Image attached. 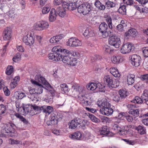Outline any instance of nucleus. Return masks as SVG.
<instances>
[{"label":"nucleus","mask_w":148,"mask_h":148,"mask_svg":"<svg viewBox=\"0 0 148 148\" xmlns=\"http://www.w3.org/2000/svg\"><path fill=\"white\" fill-rule=\"evenodd\" d=\"M53 53H51L48 55L49 59L53 61L57 62L62 61L64 63L72 66L76 65L77 62L76 58H71L72 54L67 49H64L60 46L54 47L52 49Z\"/></svg>","instance_id":"nucleus-1"},{"label":"nucleus","mask_w":148,"mask_h":148,"mask_svg":"<svg viewBox=\"0 0 148 148\" xmlns=\"http://www.w3.org/2000/svg\"><path fill=\"white\" fill-rule=\"evenodd\" d=\"M35 79L36 81L32 79L31 82L32 84L36 86L35 87L36 94H41L43 91V86L41 83L44 85H47L49 83L43 77L40 75H36L35 77Z\"/></svg>","instance_id":"nucleus-2"},{"label":"nucleus","mask_w":148,"mask_h":148,"mask_svg":"<svg viewBox=\"0 0 148 148\" xmlns=\"http://www.w3.org/2000/svg\"><path fill=\"white\" fill-rule=\"evenodd\" d=\"M14 125V124L11 123L3 124L2 127L3 132L8 133V135L11 137L16 136L17 134L13 128Z\"/></svg>","instance_id":"nucleus-3"},{"label":"nucleus","mask_w":148,"mask_h":148,"mask_svg":"<svg viewBox=\"0 0 148 148\" xmlns=\"http://www.w3.org/2000/svg\"><path fill=\"white\" fill-rule=\"evenodd\" d=\"M95 5L97 8L99 9H109L111 8L114 7L115 4L113 2L110 1H107L106 3V5H104L101 3L99 1H96Z\"/></svg>","instance_id":"nucleus-4"},{"label":"nucleus","mask_w":148,"mask_h":148,"mask_svg":"<svg viewBox=\"0 0 148 148\" xmlns=\"http://www.w3.org/2000/svg\"><path fill=\"white\" fill-rule=\"evenodd\" d=\"M105 83L110 88H115L119 86V82L117 81L115 84L113 83L112 77L110 75L105 76L103 78Z\"/></svg>","instance_id":"nucleus-5"},{"label":"nucleus","mask_w":148,"mask_h":148,"mask_svg":"<svg viewBox=\"0 0 148 148\" xmlns=\"http://www.w3.org/2000/svg\"><path fill=\"white\" fill-rule=\"evenodd\" d=\"M108 42L110 45L114 46L116 48H118L121 44L120 38L116 35L110 36L108 39Z\"/></svg>","instance_id":"nucleus-6"},{"label":"nucleus","mask_w":148,"mask_h":148,"mask_svg":"<svg viewBox=\"0 0 148 148\" xmlns=\"http://www.w3.org/2000/svg\"><path fill=\"white\" fill-rule=\"evenodd\" d=\"M23 41L27 45L33 44L35 42V36L33 32H28L23 38Z\"/></svg>","instance_id":"nucleus-7"},{"label":"nucleus","mask_w":148,"mask_h":148,"mask_svg":"<svg viewBox=\"0 0 148 148\" xmlns=\"http://www.w3.org/2000/svg\"><path fill=\"white\" fill-rule=\"evenodd\" d=\"M135 47L133 44H125L121 49V52L123 54H126L130 53L134 49Z\"/></svg>","instance_id":"nucleus-8"},{"label":"nucleus","mask_w":148,"mask_h":148,"mask_svg":"<svg viewBox=\"0 0 148 148\" xmlns=\"http://www.w3.org/2000/svg\"><path fill=\"white\" fill-rule=\"evenodd\" d=\"M82 43L79 40L75 38H71L66 42L67 45L70 47H77L82 45Z\"/></svg>","instance_id":"nucleus-9"},{"label":"nucleus","mask_w":148,"mask_h":148,"mask_svg":"<svg viewBox=\"0 0 148 148\" xmlns=\"http://www.w3.org/2000/svg\"><path fill=\"white\" fill-rule=\"evenodd\" d=\"M130 58L133 65L138 67L140 65L141 62V59L140 56L136 54H134L130 56Z\"/></svg>","instance_id":"nucleus-10"},{"label":"nucleus","mask_w":148,"mask_h":148,"mask_svg":"<svg viewBox=\"0 0 148 148\" xmlns=\"http://www.w3.org/2000/svg\"><path fill=\"white\" fill-rule=\"evenodd\" d=\"M108 26L105 22H103L99 25V29L102 33V37L104 38L108 37V35L107 33Z\"/></svg>","instance_id":"nucleus-11"},{"label":"nucleus","mask_w":148,"mask_h":148,"mask_svg":"<svg viewBox=\"0 0 148 148\" xmlns=\"http://www.w3.org/2000/svg\"><path fill=\"white\" fill-rule=\"evenodd\" d=\"M50 119V120L47 121L46 123L48 125H56L58 123V116L54 113L51 114Z\"/></svg>","instance_id":"nucleus-12"},{"label":"nucleus","mask_w":148,"mask_h":148,"mask_svg":"<svg viewBox=\"0 0 148 148\" xmlns=\"http://www.w3.org/2000/svg\"><path fill=\"white\" fill-rule=\"evenodd\" d=\"M129 110L128 113L135 117H137L139 114L140 110L139 109H134L135 107V105L129 104L127 106Z\"/></svg>","instance_id":"nucleus-13"},{"label":"nucleus","mask_w":148,"mask_h":148,"mask_svg":"<svg viewBox=\"0 0 148 148\" xmlns=\"http://www.w3.org/2000/svg\"><path fill=\"white\" fill-rule=\"evenodd\" d=\"M81 119L78 117H76L71 121L69 124V128L75 129L76 128L78 125L81 124Z\"/></svg>","instance_id":"nucleus-14"},{"label":"nucleus","mask_w":148,"mask_h":148,"mask_svg":"<svg viewBox=\"0 0 148 148\" xmlns=\"http://www.w3.org/2000/svg\"><path fill=\"white\" fill-rule=\"evenodd\" d=\"M69 137L73 140H82L84 139L81 133L78 131L70 134Z\"/></svg>","instance_id":"nucleus-15"},{"label":"nucleus","mask_w":148,"mask_h":148,"mask_svg":"<svg viewBox=\"0 0 148 148\" xmlns=\"http://www.w3.org/2000/svg\"><path fill=\"white\" fill-rule=\"evenodd\" d=\"M12 31L9 28H5L3 32V38L6 40H10L12 37Z\"/></svg>","instance_id":"nucleus-16"},{"label":"nucleus","mask_w":148,"mask_h":148,"mask_svg":"<svg viewBox=\"0 0 148 148\" xmlns=\"http://www.w3.org/2000/svg\"><path fill=\"white\" fill-rule=\"evenodd\" d=\"M113 109L110 107L106 108H101L100 110L101 113L107 116H109L112 114Z\"/></svg>","instance_id":"nucleus-17"},{"label":"nucleus","mask_w":148,"mask_h":148,"mask_svg":"<svg viewBox=\"0 0 148 148\" xmlns=\"http://www.w3.org/2000/svg\"><path fill=\"white\" fill-rule=\"evenodd\" d=\"M85 37H92L95 35L92 28L90 27H87L83 34Z\"/></svg>","instance_id":"nucleus-18"},{"label":"nucleus","mask_w":148,"mask_h":148,"mask_svg":"<svg viewBox=\"0 0 148 148\" xmlns=\"http://www.w3.org/2000/svg\"><path fill=\"white\" fill-rule=\"evenodd\" d=\"M98 106L102 108H106L110 107V104L106 99H103L97 104Z\"/></svg>","instance_id":"nucleus-19"},{"label":"nucleus","mask_w":148,"mask_h":148,"mask_svg":"<svg viewBox=\"0 0 148 148\" xmlns=\"http://www.w3.org/2000/svg\"><path fill=\"white\" fill-rule=\"evenodd\" d=\"M112 129L113 130L115 131L116 132L119 133L122 135L125 134V132H127L126 131L122 129L118 125L116 124H114L113 125Z\"/></svg>","instance_id":"nucleus-20"},{"label":"nucleus","mask_w":148,"mask_h":148,"mask_svg":"<svg viewBox=\"0 0 148 148\" xmlns=\"http://www.w3.org/2000/svg\"><path fill=\"white\" fill-rule=\"evenodd\" d=\"M52 107L50 106H42V111L45 113L47 115H49L53 111Z\"/></svg>","instance_id":"nucleus-21"},{"label":"nucleus","mask_w":148,"mask_h":148,"mask_svg":"<svg viewBox=\"0 0 148 148\" xmlns=\"http://www.w3.org/2000/svg\"><path fill=\"white\" fill-rule=\"evenodd\" d=\"M112 61L114 64H119L123 61L122 56L120 55L113 56L111 58Z\"/></svg>","instance_id":"nucleus-22"},{"label":"nucleus","mask_w":148,"mask_h":148,"mask_svg":"<svg viewBox=\"0 0 148 148\" xmlns=\"http://www.w3.org/2000/svg\"><path fill=\"white\" fill-rule=\"evenodd\" d=\"M31 108H32V106L27 105L23 106L22 108L23 111L22 110H21V114L23 115H25L28 112H29V114L30 110Z\"/></svg>","instance_id":"nucleus-23"},{"label":"nucleus","mask_w":148,"mask_h":148,"mask_svg":"<svg viewBox=\"0 0 148 148\" xmlns=\"http://www.w3.org/2000/svg\"><path fill=\"white\" fill-rule=\"evenodd\" d=\"M20 80V77L18 76H16L12 81L10 84V87L11 89L14 88L16 86Z\"/></svg>","instance_id":"nucleus-24"},{"label":"nucleus","mask_w":148,"mask_h":148,"mask_svg":"<svg viewBox=\"0 0 148 148\" xmlns=\"http://www.w3.org/2000/svg\"><path fill=\"white\" fill-rule=\"evenodd\" d=\"M62 35L60 34L51 38L49 40L51 43H56L59 42L62 38Z\"/></svg>","instance_id":"nucleus-25"},{"label":"nucleus","mask_w":148,"mask_h":148,"mask_svg":"<svg viewBox=\"0 0 148 148\" xmlns=\"http://www.w3.org/2000/svg\"><path fill=\"white\" fill-rule=\"evenodd\" d=\"M56 10H51L49 16L50 21L53 22L56 19Z\"/></svg>","instance_id":"nucleus-26"},{"label":"nucleus","mask_w":148,"mask_h":148,"mask_svg":"<svg viewBox=\"0 0 148 148\" xmlns=\"http://www.w3.org/2000/svg\"><path fill=\"white\" fill-rule=\"evenodd\" d=\"M100 133L101 135L108 137L112 135L111 132L107 131V127L106 126L102 127L101 130L100 131Z\"/></svg>","instance_id":"nucleus-27"},{"label":"nucleus","mask_w":148,"mask_h":148,"mask_svg":"<svg viewBox=\"0 0 148 148\" xmlns=\"http://www.w3.org/2000/svg\"><path fill=\"white\" fill-rule=\"evenodd\" d=\"M110 73L114 77L119 78L120 76V74L118 70L115 68H112L110 69Z\"/></svg>","instance_id":"nucleus-28"},{"label":"nucleus","mask_w":148,"mask_h":148,"mask_svg":"<svg viewBox=\"0 0 148 148\" xmlns=\"http://www.w3.org/2000/svg\"><path fill=\"white\" fill-rule=\"evenodd\" d=\"M99 86H101V84L100 83L97 84L95 83H91L87 85L86 87L88 90H93L97 88Z\"/></svg>","instance_id":"nucleus-29"},{"label":"nucleus","mask_w":148,"mask_h":148,"mask_svg":"<svg viewBox=\"0 0 148 148\" xmlns=\"http://www.w3.org/2000/svg\"><path fill=\"white\" fill-rule=\"evenodd\" d=\"M115 116V117L117 118H121L122 116H124L125 113L124 112L120 113L119 110L118 109L113 110L112 113Z\"/></svg>","instance_id":"nucleus-30"},{"label":"nucleus","mask_w":148,"mask_h":148,"mask_svg":"<svg viewBox=\"0 0 148 148\" xmlns=\"http://www.w3.org/2000/svg\"><path fill=\"white\" fill-rule=\"evenodd\" d=\"M104 17L105 20L108 24V26L110 29H112V19L110 15L106 14L104 15Z\"/></svg>","instance_id":"nucleus-31"},{"label":"nucleus","mask_w":148,"mask_h":148,"mask_svg":"<svg viewBox=\"0 0 148 148\" xmlns=\"http://www.w3.org/2000/svg\"><path fill=\"white\" fill-rule=\"evenodd\" d=\"M104 17L105 20L108 24V26L110 29H112V19L110 15L106 14L104 15Z\"/></svg>","instance_id":"nucleus-32"},{"label":"nucleus","mask_w":148,"mask_h":148,"mask_svg":"<svg viewBox=\"0 0 148 148\" xmlns=\"http://www.w3.org/2000/svg\"><path fill=\"white\" fill-rule=\"evenodd\" d=\"M26 96L25 94L20 91H16L14 94V97L17 99H21Z\"/></svg>","instance_id":"nucleus-33"},{"label":"nucleus","mask_w":148,"mask_h":148,"mask_svg":"<svg viewBox=\"0 0 148 148\" xmlns=\"http://www.w3.org/2000/svg\"><path fill=\"white\" fill-rule=\"evenodd\" d=\"M135 76L133 74H130L128 75L127 84L129 85L132 84L134 81Z\"/></svg>","instance_id":"nucleus-34"},{"label":"nucleus","mask_w":148,"mask_h":148,"mask_svg":"<svg viewBox=\"0 0 148 148\" xmlns=\"http://www.w3.org/2000/svg\"><path fill=\"white\" fill-rule=\"evenodd\" d=\"M79 100L82 103H84L86 105H88L89 104L88 103V101L87 98L84 95H80L78 97Z\"/></svg>","instance_id":"nucleus-35"},{"label":"nucleus","mask_w":148,"mask_h":148,"mask_svg":"<svg viewBox=\"0 0 148 148\" xmlns=\"http://www.w3.org/2000/svg\"><path fill=\"white\" fill-rule=\"evenodd\" d=\"M136 130L138 133L141 134H143L146 133V129L143 126L139 125L136 127Z\"/></svg>","instance_id":"nucleus-36"},{"label":"nucleus","mask_w":148,"mask_h":148,"mask_svg":"<svg viewBox=\"0 0 148 148\" xmlns=\"http://www.w3.org/2000/svg\"><path fill=\"white\" fill-rule=\"evenodd\" d=\"M29 92L31 94H33L32 97V100L33 101H37L38 100L37 99L38 98V96L36 95V97L35 96V94H36V92L35 91V88H34L30 89L29 90Z\"/></svg>","instance_id":"nucleus-37"},{"label":"nucleus","mask_w":148,"mask_h":148,"mask_svg":"<svg viewBox=\"0 0 148 148\" xmlns=\"http://www.w3.org/2000/svg\"><path fill=\"white\" fill-rule=\"evenodd\" d=\"M119 93L121 99H124L127 96L128 92L126 90L121 89L119 91Z\"/></svg>","instance_id":"nucleus-38"},{"label":"nucleus","mask_w":148,"mask_h":148,"mask_svg":"<svg viewBox=\"0 0 148 148\" xmlns=\"http://www.w3.org/2000/svg\"><path fill=\"white\" fill-rule=\"evenodd\" d=\"M91 6L88 3H83L78 7L77 9H91Z\"/></svg>","instance_id":"nucleus-39"},{"label":"nucleus","mask_w":148,"mask_h":148,"mask_svg":"<svg viewBox=\"0 0 148 148\" xmlns=\"http://www.w3.org/2000/svg\"><path fill=\"white\" fill-rule=\"evenodd\" d=\"M141 97L143 103L148 100V90H145L142 94Z\"/></svg>","instance_id":"nucleus-40"},{"label":"nucleus","mask_w":148,"mask_h":148,"mask_svg":"<svg viewBox=\"0 0 148 148\" xmlns=\"http://www.w3.org/2000/svg\"><path fill=\"white\" fill-rule=\"evenodd\" d=\"M16 106V110L19 112H21L20 110H22L23 104L21 101H17L15 102Z\"/></svg>","instance_id":"nucleus-41"},{"label":"nucleus","mask_w":148,"mask_h":148,"mask_svg":"<svg viewBox=\"0 0 148 148\" xmlns=\"http://www.w3.org/2000/svg\"><path fill=\"white\" fill-rule=\"evenodd\" d=\"M143 100L141 97L140 98L138 96H136L135 97L134 99L131 101L132 102L137 104H142L143 103Z\"/></svg>","instance_id":"nucleus-42"},{"label":"nucleus","mask_w":148,"mask_h":148,"mask_svg":"<svg viewBox=\"0 0 148 148\" xmlns=\"http://www.w3.org/2000/svg\"><path fill=\"white\" fill-rule=\"evenodd\" d=\"M14 72V67L11 65H8L6 69L5 73L8 75H11Z\"/></svg>","instance_id":"nucleus-43"},{"label":"nucleus","mask_w":148,"mask_h":148,"mask_svg":"<svg viewBox=\"0 0 148 148\" xmlns=\"http://www.w3.org/2000/svg\"><path fill=\"white\" fill-rule=\"evenodd\" d=\"M42 30L47 29L49 27V24L48 22L45 21H40Z\"/></svg>","instance_id":"nucleus-44"},{"label":"nucleus","mask_w":148,"mask_h":148,"mask_svg":"<svg viewBox=\"0 0 148 148\" xmlns=\"http://www.w3.org/2000/svg\"><path fill=\"white\" fill-rule=\"evenodd\" d=\"M32 107L33 108V111H36L35 112L32 114V115H35L39 113L42 111V107H40L38 106H32Z\"/></svg>","instance_id":"nucleus-45"},{"label":"nucleus","mask_w":148,"mask_h":148,"mask_svg":"<svg viewBox=\"0 0 148 148\" xmlns=\"http://www.w3.org/2000/svg\"><path fill=\"white\" fill-rule=\"evenodd\" d=\"M61 90L64 93H66L68 92V86L65 84H61L60 86Z\"/></svg>","instance_id":"nucleus-46"},{"label":"nucleus","mask_w":148,"mask_h":148,"mask_svg":"<svg viewBox=\"0 0 148 148\" xmlns=\"http://www.w3.org/2000/svg\"><path fill=\"white\" fill-rule=\"evenodd\" d=\"M33 29L36 30L42 31L40 21L35 23L33 26Z\"/></svg>","instance_id":"nucleus-47"},{"label":"nucleus","mask_w":148,"mask_h":148,"mask_svg":"<svg viewBox=\"0 0 148 148\" xmlns=\"http://www.w3.org/2000/svg\"><path fill=\"white\" fill-rule=\"evenodd\" d=\"M56 12L60 16L64 17L66 14L65 10H56Z\"/></svg>","instance_id":"nucleus-48"},{"label":"nucleus","mask_w":148,"mask_h":148,"mask_svg":"<svg viewBox=\"0 0 148 148\" xmlns=\"http://www.w3.org/2000/svg\"><path fill=\"white\" fill-rule=\"evenodd\" d=\"M103 49L105 52L106 53H110L112 51H113L111 47L108 45H104Z\"/></svg>","instance_id":"nucleus-49"},{"label":"nucleus","mask_w":148,"mask_h":148,"mask_svg":"<svg viewBox=\"0 0 148 148\" xmlns=\"http://www.w3.org/2000/svg\"><path fill=\"white\" fill-rule=\"evenodd\" d=\"M94 137L92 135H90L89 134L85 135V140L88 142H90L93 141Z\"/></svg>","instance_id":"nucleus-50"},{"label":"nucleus","mask_w":148,"mask_h":148,"mask_svg":"<svg viewBox=\"0 0 148 148\" xmlns=\"http://www.w3.org/2000/svg\"><path fill=\"white\" fill-rule=\"evenodd\" d=\"M129 32H130L131 36L132 37H134L136 36L137 31L134 28H131L129 29Z\"/></svg>","instance_id":"nucleus-51"},{"label":"nucleus","mask_w":148,"mask_h":148,"mask_svg":"<svg viewBox=\"0 0 148 148\" xmlns=\"http://www.w3.org/2000/svg\"><path fill=\"white\" fill-rule=\"evenodd\" d=\"M142 50L144 56L146 58L148 57V47H143Z\"/></svg>","instance_id":"nucleus-52"},{"label":"nucleus","mask_w":148,"mask_h":148,"mask_svg":"<svg viewBox=\"0 0 148 148\" xmlns=\"http://www.w3.org/2000/svg\"><path fill=\"white\" fill-rule=\"evenodd\" d=\"M127 144L129 145H134L135 143V142L134 140H130L127 139H122Z\"/></svg>","instance_id":"nucleus-53"},{"label":"nucleus","mask_w":148,"mask_h":148,"mask_svg":"<svg viewBox=\"0 0 148 148\" xmlns=\"http://www.w3.org/2000/svg\"><path fill=\"white\" fill-rule=\"evenodd\" d=\"M21 58V54L20 53H16V55L13 57L12 60L15 62L18 61L19 59Z\"/></svg>","instance_id":"nucleus-54"},{"label":"nucleus","mask_w":148,"mask_h":148,"mask_svg":"<svg viewBox=\"0 0 148 148\" xmlns=\"http://www.w3.org/2000/svg\"><path fill=\"white\" fill-rule=\"evenodd\" d=\"M62 5L63 9H72L69 3L66 2H63Z\"/></svg>","instance_id":"nucleus-55"},{"label":"nucleus","mask_w":148,"mask_h":148,"mask_svg":"<svg viewBox=\"0 0 148 148\" xmlns=\"http://www.w3.org/2000/svg\"><path fill=\"white\" fill-rule=\"evenodd\" d=\"M89 117L91 120L93 122L96 123L98 122H99V119L96 118L92 114H89Z\"/></svg>","instance_id":"nucleus-56"},{"label":"nucleus","mask_w":148,"mask_h":148,"mask_svg":"<svg viewBox=\"0 0 148 148\" xmlns=\"http://www.w3.org/2000/svg\"><path fill=\"white\" fill-rule=\"evenodd\" d=\"M6 111V107L3 104L0 105V114H3L5 113Z\"/></svg>","instance_id":"nucleus-57"},{"label":"nucleus","mask_w":148,"mask_h":148,"mask_svg":"<svg viewBox=\"0 0 148 148\" xmlns=\"http://www.w3.org/2000/svg\"><path fill=\"white\" fill-rule=\"evenodd\" d=\"M7 15L11 18H14L15 14L13 10H10L7 14Z\"/></svg>","instance_id":"nucleus-58"},{"label":"nucleus","mask_w":148,"mask_h":148,"mask_svg":"<svg viewBox=\"0 0 148 148\" xmlns=\"http://www.w3.org/2000/svg\"><path fill=\"white\" fill-rule=\"evenodd\" d=\"M3 90L5 95L7 96H9L10 94V91L9 90L7 87H4L3 88Z\"/></svg>","instance_id":"nucleus-59"},{"label":"nucleus","mask_w":148,"mask_h":148,"mask_svg":"<svg viewBox=\"0 0 148 148\" xmlns=\"http://www.w3.org/2000/svg\"><path fill=\"white\" fill-rule=\"evenodd\" d=\"M9 143L10 144L12 145L18 144L20 143V141L19 140H14L13 139H11L9 140Z\"/></svg>","instance_id":"nucleus-60"},{"label":"nucleus","mask_w":148,"mask_h":148,"mask_svg":"<svg viewBox=\"0 0 148 148\" xmlns=\"http://www.w3.org/2000/svg\"><path fill=\"white\" fill-rule=\"evenodd\" d=\"M123 1L127 5H132L133 4L134 1L133 0H123Z\"/></svg>","instance_id":"nucleus-61"},{"label":"nucleus","mask_w":148,"mask_h":148,"mask_svg":"<svg viewBox=\"0 0 148 148\" xmlns=\"http://www.w3.org/2000/svg\"><path fill=\"white\" fill-rule=\"evenodd\" d=\"M80 87L78 85H73L72 86V88L74 90V91H76L77 92H79V89Z\"/></svg>","instance_id":"nucleus-62"},{"label":"nucleus","mask_w":148,"mask_h":148,"mask_svg":"<svg viewBox=\"0 0 148 148\" xmlns=\"http://www.w3.org/2000/svg\"><path fill=\"white\" fill-rule=\"evenodd\" d=\"M125 118L129 122H131L133 121V119L132 116L130 115H127L125 116Z\"/></svg>","instance_id":"nucleus-63"},{"label":"nucleus","mask_w":148,"mask_h":148,"mask_svg":"<svg viewBox=\"0 0 148 148\" xmlns=\"http://www.w3.org/2000/svg\"><path fill=\"white\" fill-rule=\"evenodd\" d=\"M124 27L122 24H119L116 26V28L118 30L122 31L123 30Z\"/></svg>","instance_id":"nucleus-64"}]
</instances>
